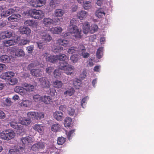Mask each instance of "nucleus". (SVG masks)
<instances>
[{
	"label": "nucleus",
	"instance_id": "34",
	"mask_svg": "<svg viewBox=\"0 0 154 154\" xmlns=\"http://www.w3.org/2000/svg\"><path fill=\"white\" fill-rule=\"evenodd\" d=\"M15 43V42L13 40H5L3 41V43L4 45L6 47H8L11 45H14Z\"/></svg>",
	"mask_w": 154,
	"mask_h": 154
},
{
	"label": "nucleus",
	"instance_id": "62",
	"mask_svg": "<svg viewBox=\"0 0 154 154\" xmlns=\"http://www.w3.org/2000/svg\"><path fill=\"white\" fill-rule=\"evenodd\" d=\"M6 38H9L12 35V32L8 31H6L4 32Z\"/></svg>",
	"mask_w": 154,
	"mask_h": 154
},
{
	"label": "nucleus",
	"instance_id": "26",
	"mask_svg": "<svg viewBox=\"0 0 154 154\" xmlns=\"http://www.w3.org/2000/svg\"><path fill=\"white\" fill-rule=\"evenodd\" d=\"M33 128L35 130L39 133H41L43 131V127L42 125L35 124Z\"/></svg>",
	"mask_w": 154,
	"mask_h": 154
},
{
	"label": "nucleus",
	"instance_id": "9",
	"mask_svg": "<svg viewBox=\"0 0 154 154\" xmlns=\"http://www.w3.org/2000/svg\"><path fill=\"white\" fill-rule=\"evenodd\" d=\"M30 74L36 77H41L43 74V72L40 69H32L30 70Z\"/></svg>",
	"mask_w": 154,
	"mask_h": 154
},
{
	"label": "nucleus",
	"instance_id": "23",
	"mask_svg": "<svg viewBox=\"0 0 154 154\" xmlns=\"http://www.w3.org/2000/svg\"><path fill=\"white\" fill-rule=\"evenodd\" d=\"M22 86L25 88L26 91H33L34 89V86L31 85L27 83H24Z\"/></svg>",
	"mask_w": 154,
	"mask_h": 154
},
{
	"label": "nucleus",
	"instance_id": "40",
	"mask_svg": "<svg viewBox=\"0 0 154 154\" xmlns=\"http://www.w3.org/2000/svg\"><path fill=\"white\" fill-rule=\"evenodd\" d=\"M69 54H72L76 51L79 52V47L78 49L76 47H70L67 51Z\"/></svg>",
	"mask_w": 154,
	"mask_h": 154
},
{
	"label": "nucleus",
	"instance_id": "51",
	"mask_svg": "<svg viewBox=\"0 0 154 154\" xmlns=\"http://www.w3.org/2000/svg\"><path fill=\"white\" fill-rule=\"evenodd\" d=\"M54 77L56 78H58L61 75V73L58 69H55L54 72Z\"/></svg>",
	"mask_w": 154,
	"mask_h": 154
},
{
	"label": "nucleus",
	"instance_id": "33",
	"mask_svg": "<svg viewBox=\"0 0 154 154\" xmlns=\"http://www.w3.org/2000/svg\"><path fill=\"white\" fill-rule=\"evenodd\" d=\"M72 122V119L71 118L69 117L66 118L64 122L65 127H69L71 124Z\"/></svg>",
	"mask_w": 154,
	"mask_h": 154
},
{
	"label": "nucleus",
	"instance_id": "36",
	"mask_svg": "<svg viewBox=\"0 0 154 154\" xmlns=\"http://www.w3.org/2000/svg\"><path fill=\"white\" fill-rule=\"evenodd\" d=\"M42 96H41L38 94L35 95L33 96V99L34 101L36 102H42Z\"/></svg>",
	"mask_w": 154,
	"mask_h": 154
},
{
	"label": "nucleus",
	"instance_id": "16",
	"mask_svg": "<svg viewBox=\"0 0 154 154\" xmlns=\"http://www.w3.org/2000/svg\"><path fill=\"white\" fill-rule=\"evenodd\" d=\"M42 102L46 104H51L52 103V99L51 97L48 96H42Z\"/></svg>",
	"mask_w": 154,
	"mask_h": 154
},
{
	"label": "nucleus",
	"instance_id": "60",
	"mask_svg": "<svg viewBox=\"0 0 154 154\" xmlns=\"http://www.w3.org/2000/svg\"><path fill=\"white\" fill-rule=\"evenodd\" d=\"M88 98L87 97H85L82 99L81 101V106L83 108H84V106L85 105Z\"/></svg>",
	"mask_w": 154,
	"mask_h": 154
},
{
	"label": "nucleus",
	"instance_id": "55",
	"mask_svg": "<svg viewBox=\"0 0 154 154\" xmlns=\"http://www.w3.org/2000/svg\"><path fill=\"white\" fill-rule=\"evenodd\" d=\"M44 117V114L42 112H36V119H38L43 118Z\"/></svg>",
	"mask_w": 154,
	"mask_h": 154
},
{
	"label": "nucleus",
	"instance_id": "52",
	"mask_svg": "<svg viewBox=\"0 0 154 154\" xmlns=\"http://www.w3.org/2000/svg\"><path fill=\"white\" fill-rule=\"evenodd\" d=\"M29 40L27 39H23L21 40V41L19 43V44L20 45L23 46L29 44Z\"/></svg>",
	"mask_w": 154,
	"mask_h": 154
},
{
	"label": "nucleus",
	"instance_id": "1",
	"mask_svg": "<svg viewBox=\"0 0 154 154\" xmlns=\"http://www.w3.org/2000/svg\"><path fill=\"white\" fill-rule=\"evenodd\" d=\"M45 58L46 61L53 63H56L59 62V65L61 63V62L63 61L64 59L66 58V56L64 54H62L59 55H51L45 53L43 55Z\"/></svg>",
	"mask_w": 154,
	"mask_h": 154
},
{
	"label": "nucleus",
	"instance_id": "50",
	"mask_svg": "<svg viewBox=\"0 0 154 154\" xmlns=\"http://www.w3.org/2000/svg\"><path fill=\"white\" fill-rule=\"evenodd\" d=\"M105 14V13L103 11H102L100 10L97 11L96 13V16L99 18L102 17Z\"/></svg>",
	"mask_w": 154,
	"mask_h": 154
},
{
	"label": "nucleus",
	"instance_id": "58",
	"mask_svg": "<svg viewBox=\"0 0 154 154\" xmlns=\"http://www.w3.org/2000/svg\"><path fill=\"white\" fill-rule=\"evenodd\" d=\"M63 48L60 46H57L54 49V52H59L63 50Z\"/></svg>",
	"mask_w": 154,
	"mask_h": 154
},
{
	"label": "nucleus",
	"instance_id": "3",
	"mask_svg": "<svg viewBox=\"0 0 154 154\" xmlns=\"http://www.w3.org/2000/svg\"><path fill=\"white\" fill-rule=\"evenodd\" d=\"M14 75V72L12 71L2 73L0 75V78L5 80H9V84L11 85H14L17 82V79L16 78L11 79Z\"/></svg>",
	"mask_w": 154,
	"mask_h": 154
},
{
	"label": "nucleus",
	"instance_id": "4",
	"mask_svg": "<svg viewBox=\"0 0 154 154\" xmlns=\"http://www.w3.org/2000/svg\"><path fill=\"white\" fill-rule=\"evenodd\" d=\"M27 14L28 16L35 19H41L44 15V14L42 11L36 9L31 10L28 11Z\"/></svg>",
	"mask_w": 154,
	"mask_h": 154
},
{
	"label": "nucleus",
	"instance_id": "25",
	"mask_svg": "<svg viewBox=\"0 0 154 154\" xmlns=\"http://www.w3.org/2000/svg\"><path fill=\"white\" fill-rule=\"evenodd\" d=\"M20 124L26 125H28L30 124L31 122V120L29 119L26 118H21L20 119Z\"/></svg>",
	"mask_w": 154,
	"mask_h": 154
},
{
	"label": "nucleus",
	"instance_id": "49",
	"mask_svg": "<svg viewBox=\"0 0 154 154\" xmlns=\"http://www.w3.org/2000/svg\"><path fill=\"white\" fill-rule=\"evenodd\" d=\"M54 69L53 67L50 66L46 68L45 71L47 73L51 74L54 71Z\"/></svg>",
	"mask_w": 154,
	"mask_h": 154
},
{
	"label": "nucleus",
	"instance_id": "31",
	"mask_svg": "<svg viewBox=\"0 0 154 154\" xmlns=\"http://www.w3.org/2000/svg\"><path fill=\"white\" fill-rule=\"evenodd\" d=\"M20 33L23 34L29 35L31 32L30 29L27 27H23L20 29Z\"/></svg>",
	"mask_w": 154,
	"mask_h": 154
},
{
	"label": "nucleus",
	"instance_id": "41",
	"mask_svg": "<svg viewBox=\"0 0 154 154\" xmlns=\"http://www.w3.org/2000/svg\"><path fill=\"white\" fill-rule=\"evenodd\" d=\"M27 115L28 117L32 119H36V112H28Z\"/></svg>",
	"mask_w": 154,
	"mask_h": 154
},
{
	"label": "nucleus",
	"instance_id": "12",
	"mask_svg": "<svg viewBox=\"0 0 154 154\" xmlns=\"http://www.w3.org/2000/svg\"><path fill=\"white\" fill-rule=\"evenodd\" d=\"M21 141L22 143L25 146L26 145H28L29 143H30L32 142V138L29 136L21 138Z\"/></svg>",
	"mask_w": 154,
	"mask_h": 154
},
{
	"label": "nucleus",
	"instance_id": "63",
	"mask_svg": "<svg viewBox=\"0 0 154 154\" xmlns=\"http://www.w3.org/2000/svg\"><path fill=\"white\" fill-rule=\"evenodd\" d=\"M31 149L32 150L34 151H36L38 150L39 149L36 143L32 145L31 147Z\"/></svg>",
	"mask_w": 154,
	"mask_h": 154
},
{
	"label": "nucleus",
	"instance_id": "22",
	"mask_svg": "<svg viewBox=\"0 0 154 154\" xmlns=\"http://www.w3.org/2000/svg\"><path fill=\"white\" fill-rule=\"evenodd\" d=\"M90 26L89 23L85 22L83 24V31L85 34H87L90 31Z\"/></svg>",
	"mask_w": 154,
	"mask_h": 154
},
{
	"label": "nucleus",
	"instance_id": "59",
	"mask_svg": "<svg viewBox=\"0 0 154 154\" xmlns=\"http://www.w3.org/2000/svg\"><path fill=\"white\" fill-rule=\"evenodd\" d=\"M37 0H31L30 4L33 7L37 8L38 7Z\"/></svg>",
	"mask_w": 154,
	"mask_h": 154
},
{
	"label": "nucleus",
	"instance_id": "43",
	"mask_svg": "<svg viewBox=\"0 0 154 154\" xmlns=\"http://www.w3.org/2000/svg\"><path fill=\"white\" fill-rule=\"evenodd\" d=\"M27 115L28 117L32 119H36V112H28Z\"/></svg>",
	"mask_w": 154,
	"mask_h": 154
},
{
	"label": "nucleus",
	"instance_id": "45",
	"mask_svg": "<svg viewBox=\"0 0 154 154\" xmlns=\"http://www.w3.org/2000/svg\"><path fill=\"white\" fill-rule=\"evenodd\" d=\"M39 149H43L45 148V143L42 142L40 141L36 143Z\"/></svg>",
	"mask_w": 154,
	"mask_h": 154
},
{
	"label": "nucleus",
	"instance_id": "8",
	"mask_svg": "<svg viewBox=\"0 0 154 154\" xmlns=\"http://www.w3.org/2000/svg\"><path fill=\"white\" fill-rule=\"evenodd\" d=\"M39 35L42 41L46 42H49L52 40V38L50 35L43 31H40Z\"/></svg>",
	"mask_w": 154,
	"mask_h": 154
},
{
	"label": "nucleus",
	"instance_id": "56",
	"mask_svg": "<svg viewBox=\"0 0 154 154\" xmlns=\"http://www.w3.org/2000/svg\"><path fill=\"white\" fill-rule=\"evenodd\" d=\"M34 45H31L28 46L26 48V49L28 53L31 54L32 52L33 51L34 49Z\"/></svg>",
	"mask_w": 154,
	"mask_h": 154
},
{
	"label": "nucleus",
	"instance_id": "17",
	"mask_svg": "<svg viewBox=\"0 0 154 154\" xmlns=\"http://www.w3.org/2000/svg\"><path fill=\"white\" fill-rule=\"evenodd\" d=\"M52 19L48 18H45L43 19L42 22L44 26L46 27L50 26L52 24Z\"/></svg>",
	"mask_w": 154,
	"mask_h": 154
},
{
	"label": "nucleus",
	"instance_id": "2",
	"mask_svg": "<svg viewBox=\"0 0 154 154\" xmlns=\"http://www.w3.org/2000/svg\"><path fill=\"white\" fill-rule=\"evenodd\" d=\"M68 58L64 59L63 61H61V63L59 65L60 69L63 71V72L67 75H71L74 73V67L71 65L68 64Z\"/></svg>",
	"mask_w": 154,
	"mask_h": 154
},
{
	"label": "nucleus",
	"instance_id": "57",
	"mask_svg": "<svg viewBox=\"0 0 154 154\" xmlns=\"http://www.w3.org/2000/svg\"><path fill=\"white\" fill-rule=\"evenodd\" d=\"M57 93L56 90L54 88H50L49 90V94L50 95L53 96Z\"/></svg>",
	"mask_w": 154,
	"mask_h": 154
},
{
	"label": "nucleus",
	"instance_id": "37",
	"mask_svg": "<svg viewBox=\"0 0 154 154\" xmlns=\"http://www.w3.org/2000/svg\"><path fill=\"white\" fill-rule=\"evenodd\" d=\"M53 85L55 88H59L62 87L63 83L61 81L56 80L54 82Z\"/></svg>",
	"mask_w": 154,
	"mask_h": 154
},
{
	"label": "nucleus",
	"instance_id": "64",
	"mask_svg": "<svg viewBox=\"0 0 154 154\" xmlns=\"http://www.w3.org/2000/svg\"><path fill=\"white\" fill-rule=\"evenodd\" d=\"M68 112L70 116H73L75 113V110L73 109L69 108L68 109Z\"/></svg>",
	"mask_w": 154,
	"mask_h": 154
},
{
	"label": "nucleus",
	"instance_id": "11",
	"mask_svg": "<svg viewBox=\"0 0 154 154\" xmlns=\"http://www.w3.org/2000/svg\"><path fill=\"white\" fill-rule=\"evenodd\" d=\"M54 117L57 121H61L63 120V114L60 111H56L53 114Z\"/></svg>",
	"mask_w": 154,
	"mask_h": 154
},
{
	"label": "nucleus",
	"instance_id": "38",
	"mask_svg": "<svg viewBox=\"0 0 154 154\" xmlns=\"http://www.w3.org/2000/svg\"><path fill=\"white\" fill-rule=\"evenodd\" d=\"M79 56L78 54H74L72 55L70 57V60L74 63H75L78 61L79 59Z\"/></svg>",
	"mask_w": 154,
	"mask_h": 154
},
{
	"label": "nucleus",
	"instance_id": "21",
	"mask_svg": "<svg viewBox=\"0 0 154 154\" xmlns=\"http://www.w3.org/2000/svg\"><path fill=\"white\" fill-rule=\"evenodd\" d=\"M10 60L9 56L6 55H2L0 57V61L3 63H8Z\"/></svg>",
	"mask_w": 154,
	"mask_h": 154
},
{
	"label": "nucleus",
	"instance_id": "24",
	"mask_svg": "<svg viewBox=\"0 0 154 154\" xmlns=\"http://www.w3.org/2000/svg\"><path fill=\"white\" fill-rule=\"evenodd\" d=\"M15 55L18 57H23L25 55V53L23 50L17 48L15 51Z\"/></svg>",
	"mask_w": 154,
	"mask_h": 154
},
{
	"label": "nucleus",
	"instance_id": "20",
	"mask_svg": "<svg viewBox=\"0 0 154 154\" xmlns=\"http://www.w3.org/2000/svg\"><path fill=\"white\" fill-rule=\"evenodd\" d=\"M104 48L101 47L99 48L97 50L96 53L97 57L98 59L101 58L103 55Z\"/></svg>",
	"mask_w": 154,
	"mask_h": 154
},
{
	"label": "nucleus",
	"instance_id": "39",
	"mask_svg": "<svg viewBox=\"0 0 154 154\" xmlns=\"http://www.w3.org/2000/svg\"><path fill=\"white\" fill-rule=\"evenodd\" d=\"M98 27L97 25L93 24L90 27V32L91 33H93L97 30Z\"/></svg>",
	"mask_w": 154,
	"mask_h": 154
},
{
	"label": "nucleus",
	"instance_id": "47",
	"mask_svg": "<svg viewBox=\"0 0 154 154\" xmlns=\"http://www.w3.org/2000/svg\"><path fill=\"white\" fill-rule=\"evenodd\" d=\"M35 22L32 20H29L24 22V24L26 26H33L34 25Z\"/></svg>",
	"mask_w": 154,
	"mask_h": 154
},
{
	"label": "nucleus",
	"instance_id": "27",
	"mask_svg": "<svg viewBox=\"0 0 154 154\" xmlns=\"http://www.w3.org/2000/svg\"><path fill=\"white\" fill-rule=\"evenodd\" d=\"M75 91L72 87H69L66 91L64 92V95L68 94L69 96H71L74 94Z\"/></svg>",
	"mask_w": 154,
	"mask_h": 154
},
{
	"label": "nucleus",
	"instance_id": "5",
	"mask_svg": "<svg viewBox=\"0 0 154 154\" xmlns=\"http://www.w3.org/2000/svg\"><path fill=\"white\" fill-rule=\"evenodd\" d=\"M15 134L13 131L10 130L3 131L0 133V137L2 139L8 140L14 138Z\"/></svg>",
	"mask_w": 154,
	"mask_h": 154
},
{
	"label": "nucleus",
	"instance_id": "53",
	"mask_svg": "<svg viewBox=\"0 0 154 154\" xmlns=\"http://www.w3.org/2000/svg\"><path fill=\"white\" fill-rule=\"evenodd\" d=\"M9 152L10 154H19L20 153L18 149H11Z\"/></svg>",
	"mask_w": 154,
	"mask_h": 154
},
{
	"label": "nucleus",
	"instance_id": "28",
	"mask_svg": "<svg viewBox=\"0 0 154 154\" xmlns=\"http://www.w3.org/2000/svg\"><path fill=\"white\" fill-rule=\"evenodd\" d=\"M39 65L37 61H34L32 62L28 66L27 69L31 70L32 68L36 67Z\"/></svg>",
	"mask_w": 154,
	"mask_h": 154
},
{
	"label": "nucleus",
	"instance_id": "29",
	"mask_svg": "<svg viewBox=\"0 0 154 154\" xmlns=\"http://www.w3.org/2000/svg\"><path fill=\"white\" fill-rule=\"evenodd\" d=\"M64 13V11L60 9H56L54 12L56 17H61Z\"/></svg>",
	"mask_w": 154,
	"mask_h": 154
},
{
	"label": "nucleus",
	"instance_id": "48",
	"mask_svg": "<svg viewBox=\"0 0 154 154\" xmlns=\"http://www.w3.org/2000/svg\"><path fill=\"white\" fill-rule=\"evenodd\" d=\"M81 84V80L77 79L76 81H74L73 82L74 85L76 86V88L79 89L80 87Z\"/></svg>",
	"mask_w": 154,
	"mask_h": 154
},
{
	"label": "nucleus",
	"instance_id": "46",
	"mask_svg": "<svg viewBox=\"0 0 154 154\" xmlns=\"http://www.w3.org/2000/svg\"><path fill=\"white\" fill-rule=\"evenodd\" d=\"M57 1L56 0H51L50 2V6L52 8L54 9L57 4Z\"/></svg>",
	"mask_w": 154,
	"mask_h": 154
},
{
	"label": "nucleus",
	"instance_id": "10",
	"mask_svg": "<svg viewBox=\"0 0 154 154\" xmlns=\"http://www.w3.org/2000/svg\"><path fill=\"white\" fill-rule=\"evenodd\" d=\"M63 29L60 26L52 27L50 29V32L53 34H59L62 32Z\"/></svg>",
	"mask_w": 154,
	"mask_h": 154
},
{
	"label": "nucleus",
	"instance_id": "13",
	"mask_svg": "<svg viewBox=\"0 0 154 154\" xmlns=\"http://www.w3.org/2000/svg\"><path fill=\"white\" fill-rule=\"evenodd\" d=\"M85 47L83 45L79 46V52H82V55L84 58H87L89 56V54L88 53H85Z\"/></svg>",
	"mask_w": 154,
	"mask_h": 154
},
{
	"label": "nucleus",
	"instance_id": "44",
	"mask_svg": "<svg viewBox=\"0 0 154 154\" xmlns=\"http://www.w3.org/2000/svg\"><path fill=\"white\" fill-rule=\"evenodd\" d=\"M66 140V139L63 137H59L58 138L57 140V144L59 145H62L65 142Z\"/></svg>",
	"mask_w": 154,
	"mask_h": 154
},
{
	"label": "nucleus",
	"instance_id": "42",
	"mask_svg": "<svg viewBox=\"0 0 154 154\" xmlns=\"http://www.w3.org/2000/svg\"><path fill=\"white\" fill-rule=\"evenodd\" d=\"M27 115L28 117L32 119H36V112H28Z\"/></svg>",
	"mask_w": 154,
	"mask_h": 154
},
{
	"label": "nucleus",
	"instance_id": "6",
	"mask_svg": "<svg viewBox=\"0 0 154 154\" xmlns=\"http://www.w3.org/2000/svg\"><path fill=\"white\" fill-rule=\"evenodd\" d=\"M68 30L70 33L74 34L73 36L75 38H81V30L78 29L76 25H69L68 27Z\"/></svg>",
	"mask_w": 154,
	"mask_h": 154
},
{
	"label": "nucleus",
	"instance_id": "15",
	"mask_svg": "<svg viewBox=\"0 0 154 154\" xmlns=\"http://www.w3.org/2000/svg\"><path fill=\"white\" fill-rule=\"evenodd\" d=\"M19 10V8L15 7L12 8H10L8 9L5 12V14H3V15L6 16H8L9 15L15 12H18Z\"/></svg>",
	"mask_w": 154,
	"mask_h": 154
},
{
	"label": "nucleus",
	"instance_id": "32",
	"mask_svg": "<svg viewBox=\"0 0 154 154\" xmlns=\"http://www.w3.org/2000/svg\"><path fill=\"white\" fill-rule=\"evenodd\" d=\"M10 126L13 128L17 130L20 129L22 126L20 123H17L15 122H12L10 123Z\"/></svg>",
	"mask_w": 154,
	"mask_h": 154
},
{
	"label": "nucleus",
	"instance_id": "30",
	"mask_svg": "<svg viewBox=\"0 0 154 154\" xmlns=\"http://www.w3.org/2000/svg\"><path fill=\"white\" fill-rule=\"evenodd\" d=\"M51 130L54 132L60 131V126L57 123L53 124L51 126Z\"/></svg>",
	"mask_w": 154,
	"mask_h": 154
},
{
	"label": "nucleus",
	"instance_id": "19",
	"mask_svg": "<svg viewBox=\"0 0 154 154\" xmlns=\"http://www.w3.org/2000/svg\"><path fill=\"white\" fill-rule=\"evenodd\" d=\"M21 17V15L18 14H17L11 15L8 18L9 21L12 22L17 21Z\"/></svg>",
	"mask_w": 154,
	"mask_h": 154
},
{
	"label": "nucleus",
	"instance_id": "35",
	"mask_svg": "<svg viewBox=\"0 0 154 154\" xmlns=\"http://www.w3.org/2000/svg\"><path fill=\"white\" fill-rule=\"evenodd\" d=\"M32 103V101L29 100H23L21 103V106L25 107H28L31 105Z\"/></svg>",
	"mask_w": 154,
	"mask_h": 154
},
{
	"label": "nucleus",
	"instance_id": "18",
	"mask_svg": "<svg viewBox=\"0 0 154 154\" xmlns=\"http://www.w3.org/2000/svg\"><path fill=\"white\" fill-rule=\"evenodd\" d=\"M88 15V13L87 11L82 10L78 12L77 16L79 19L82 20L86 18Z\"/></svg>",
	"mask_w": 154,
	"mask_h": 154
},
{
	"label": "nucleus",
	"instance_id": "7",
	"mask_svg": "<svg viewBox=\"0 0 154 154\" xmlns=\"http://www.w3.org/2000/svg\"><path fill=\"white\" fill-rule=\"evenodd\" d=\"M38 80L42 88L46 89L50 88L51 85L50 82L46 77L40 78Z\"/></svg>",
	"mask_w": 154,
	"mask_h": 154
},
{
	"label": "nucleus",
	"instance_id": "61",
	"mask_svg": "<svg viewBox=\"0 0 154 154\" xmlns=\"http://www.w3.org/2000/svg\"><path fill=\"white\" fill-rule=\"evenodd\" d=\"M38 7H41L45 5V0H37Z\"/></svg>",
	"mask_w": 154,
	"mask_h": 154
},
{
	"label": "nucleus",
	"instance_id": "14",
	"mask_svg": "<svg viewBox=\"0 0 154 154\" xmlns=\"http://www.w3.org/2000/svg\"><path fill=\"white\" fill-rule=\"evenodd\" d=\"M56 44L64 47L68 46L69 45V41L62 38L57 39V40Z\"/></svg>",
	"mask_w": 154,
	"mask_h": 154
},
{
	"label": "nucleus",
	"instance_id": "54",
	"mask_svg": "<svg viewBox=\"0 0 154 154\" xmlns=\"http://www.w3.org/2000/svg\"><path fill=\"white\" fill-rule=\"evenodd\" d=\"M60 20L58 18H54L52 19V24L53 25H58L60 22Z\"/></svg>",
	"mask_w": 154,
	"mask_h": 154
}]
</instances>
